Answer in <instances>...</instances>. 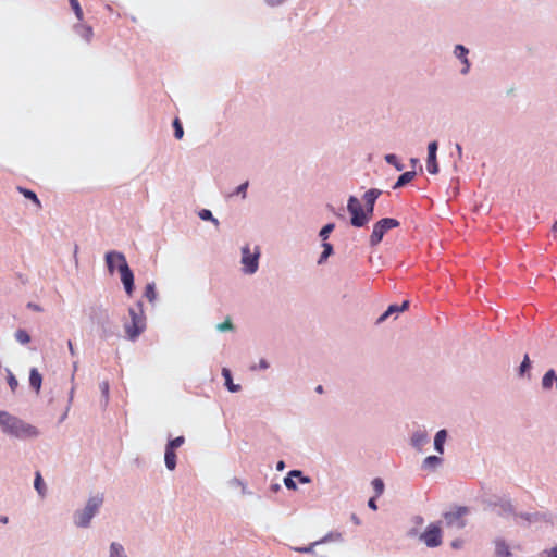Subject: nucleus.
I'll use <instances>...</instances> for the list:
<instances>
[{"instance_id":"nucleus-33","label":"nucleus","mask_w":557,"mask_h":557,"mask_svg":"<svg viewBox=\"0 0 557 557\" xmlns=\"http://www.w3.org/2000/svg\"><path fill=\"white\" fill-rule=\"evenodd\" d=\"M384 159L388 164L394 165L397 171H403L405 168V165L398 160L396 154H386Z\"/></svg>"},{"instance_id":"nucleus-49","label":"nucleus","mask_w":557,"mask_h":557,"mask_svg":"<svg viewBox=\"0 0 557 557\" xmlns=\"http://www.w3.org/2000/svg\"><path fill=\"white\" fill-rule=\"evenodd\" d=\"M26 307L36 312H42V307L36 302H28Z\"/></svg>"},{"instance_id":"nucleus-35","label":"nucleus","mask_w":557,"mask_h":557,"mask_svg":"<svg viewBox=\"0 0 557 557\" xmlns=\"http://www.w3.org/2000/svg\"><path fill=\"white\" fill-rule=\"evenodd\" d=\"M426 170L430 174L438 173V164L435 156H428L426 159Z\"/></svg>"},{"instance_id":"nucleus-9","label":"nucleus","mask_w":557,"mask_h":557,"mask_svg":"<svg viewBox=\"0 0 557 557\" xmlns=\"http://www.w3.org/2000/svg\"><path fill=\"white\" fill-rule=\"evenodd\" d=\"M419 539L430 548L438 547L443 542L442 530L437 524L431 523L420 534Z\"/></svg>"},{"instance_id":"nucleus-54","label":"nucleus","mask_w":557,"mask_h":557,"mask_svg":"<svg viewBox=\"0 0 557 557\" xmlns=\"http://www.w3.org/2000/svg\"><path fill=\"white\" fill-rule=\"evenodd\" d=\"M270 490L273 492V493H277L281 491V484L280 483H272L270 485Z\"/></svg>"},{"instance_id":"nucleus-60","label":"nucleus","mask_w":557,"mask_h":557,"mask_svg":"<svg viewBox=\"0 0 557 557\" xmlns=\"http://www.w3.org/2000/svg\"><path fill=\"white\" fill-rule=\"evenodd\" d=\"M285 469V462L283 460H280L277 463H276V470L277 471H282Z\"/></svg>"},{"instance_id":"nucleus-62","label":"nucleus","mask_w":557,"mask_h":557,"mask_svg":"<svg viewBox=\"0 0 557 557\" xmlns=\"http://www.w3.org/2000/svg\"><path fill=\"white\" fill-rule=\"evenodd\" d=\"M73 398H74V387H72L70 393H69V406L73 401Z\"/></svg>"},{"instance_id":"nucleus-23","label":"nucleus","mask_w":557,"mask_h":557,"mask_svg":"<svg viewBox=\"0 0 557 557\" xmlns=\"http://www.w3.org/2000/svg\"><path fill=\"white\" fill-rule=\"evenodd\" d=\"M496 506L498 507L499 516L507 517L515 515V508L510 500H500Z\"/></svg>"},{"instance_id":"nucleus-10","label":"nucleus","mask_w":557,"mask_h":557,"mask_svg":"<svg viewBox=\"0 0 557 557\" xmlns=\"http://www.w3.org/2000/svg\"><path fill=\"white\" fill-rule=\"evenodd\" d=\"M469 512L468 507L459 506L455 509L447 511L444 513L445 523L450 528H456L458 530L463 529L466 527L465 516Z\"/></svg>"},{"instance_id":"nucleus-36","label":"nucleus","mask_w":557,"mask_h":557,"mask_svg":"<svg viewBox=\"0 0 557 557\" xmlns=\"http://www.w3.org/2000/svg\"><path fill=\"white\" fill-rule=\"evenodd\" d=\"M248 186H249V182L248 181L244 182L243 184L237 186L236 189L228 195V197L240 196L243 199H245L247 197Z\"/></svg>"},{"instance_id":"nucleus-59","label":"nucleus","mask_w":557,"mask_h":557,"mask_svg":"<svg viewBox=\"0 0 557 557\" xmlns=\"http://www.w3.org/2000/svg\"><path fill=\"white\" fill-rule=\"evenodd\" d=\"M350 519L356 525H359L361 523L360 519L355 513L351 515Z\"/></svg>"},{"instance_id":"nucleus-6","label":"nucleus","mask_w":557,"mask_h":557,"mask_svg":"<svg viewBox=\"0 0 557 557\" xmlns=\"http://www.w3.org/2000/svg\"><path fill=\"white\" fill-rule=\"evenodd\" d=\"M89 318L100 329L103 338H109L115 334L109 311L102 305L91 306Z\"/></svg>"},{"instance_id":"nucleus-41","label":"nucleus","mask_w":557,"mask_h":557,"mask_svg":"<svg viewBox=\"0 0 557 557\" xmlns=\"http://www.w3.org/2000/svg\"><path fill=\"white\" fill-rule=\"evenodd\" d=\"M341 537L342 536L339 533L329 532L322 539L318 540L317 543H318V545H321V544H324V543H327L331 541H338V540H341Z\"/></svg>"},{"instance_id":"nucleus-20","label":"nucleus","mask_w":557,"mask_h":557,"mask_svg":"<svg viewBox=\"0 0 557 557\" xmlns=\"http://www.w3.org/2000/svg\"><path fill=\"white\" fill-rule=\"evenodd\" d=\"M222 376H223V377H224V380H225V386H226V388H227L231 393H236V392H239V391H240V385H239V384H234V383H233L232 373H231L230 369H227V368H223V369H222Z\"/></svg>"},{"instance_id":"nucleus-58","label":"nucleus","mask_w":557,"mask_h":557,"mask_svg":"<svg viewBox=\"0 0 557 557\" xmlns=\"http://www.w3.org/2000/svg\"><path fill=\"white\" fill-rule=\"evenodd\" d=\"M548 557H557V546L546 552Z\"/></svg>"},{"instance_id":"nucleus-46","label":"nucleus","mask_w":557,"mask_h":557,"mask_svg":"<svg viewBox=\"0 0 557 557\" xmlns=\"http://www.w3.org/2000/svg\"><path fill=\"white\" fill-rule=\"evenodd\" d=\"M437 148H438L437 141L434 140V141L429 143V145H428V156H435L436 157Z\"/></svg>"},{"instance_id":"nucleus-11","label":"nucleus","mask_w":557,"mask_h":557,"mask_svg":"<svg viewBox=\"0 0 557 557\" xmlns=\"http://www.w3.org/2000/svg\"><path fill=\"white\" fill-rule=\"evenodd\" d=\"M453 54L462 64V67L460 69V74L461 75H467L470 72V69H471V63H470V60L468 58L469 49L466 46H463L461 44H458V45H456L454 47Z\"/></svg>"},{"instance_id":"nucleus-7","label":"nucleus","mask_w":557,"mask_h":557,"mask_svg":"<svg viewBox=\"0 0 557 557\" xmlns=\"http://www.w3.org/2000/svg\"><path fill=\"white\" fill-rule=\"evenodd\" d=\"M261 256V249L259 246H255L253 250L247 244L242 247V272L247 275L255 274L259 269V259Z\"/></svg>"},{"instance_id":"nucleus-1","label":"nucleus","mask_w":557,"mask_h":557,"mask_svg":"<svg viewBox=\"0 0 557 557\" xmlns=\"http://www.w3.org/2000/svg\"><path fill=\"white\" fill-rule=\"evenodd\" d=\"M382 195V190L371 188L363 194L364 207L361 206L356 196H350L347 201V210L350 213V224L354 227H363L372 219L374 213V206L377 198Z\"/></svg>"},{"instance_id":"nucleus-43","label":"nucleus","mask_w":557,"mask_h":557,"mask_svg":"<svg viewBox=\"0 0 557 557\" xmlns=\"http://www.w3.org/2000/svg\"><path fill=\"white\" fill-rule=\"evenodd\" d=\"M173 127H174L175 138L182 139L183 135H184V129H183V126L177 117L173 121Z\"/></svg>"},{"instance_id":"nucleus-16","label":"nucleus","mask_w":557,"mask_h":557,"mask_svg":"<svg viewBox=\"0 0 557 557\" xmlns=\"http://www.w3.org/2000/svg\"><path fill=\"white\" fill-rule=\"evenodd\" d=\"M42 376L37 368H32L29 371V386L38 394L41 388Z\"/></svg>"},{"instance_id":"nucleus-55","label":"nucleus","mask_w":557,"mask_h":557,"mask_svg":"<svg viewBox=\"0 0 557 557\" xmlns=\"http://www.w3.org/2000/svg\"><path fill=\"white\" fill-rule=\"evenodd\" d=\"M300 483L302 484H308L311 482V479L307 475H304V473L301 474V476L298 479Z\"/></svg>"},{"instance_id":"nucleus-27","label":"nucleus","mask_w":557,"mask_h":557,"mask_svg":"<svg viewBox=\"0 0 557 557\" xmlns=\"http://www.w3.org/2000/svg\"><path fill=\"white\" fill-rule=\"evenodd\" d=\"M228 485L231 487H238V488H240V492H242L243 495H250L251 494V491L248 490V486H247L246 482H244L243 480H240L238 478H232L228 481Z\"/></svg>"},{"instance_id":"nucleus-45","label":"nucleus","mask_w":557,"mask_h":557,"mask_svg":"<svg viewBox=\"0 0 557 557\" xmlns=\"http://www.w3.org/2000/svg\"><path fill=\"white\" fill-rule=\"evenodd\" d=\"M284 485L288 490H292V491H296L297 490V484L294 481V478L289 476L288 474L284 478Z\"/></svg>"},{"instance_id":"nucleus-4","label":"nucleus","mask_w":557,"mask_h":557,"mask_svg":"<svg viewBox=\"0 0 557 557\" xmlns=\"http://www.w3.org/2000/svg\"><path fill=\"white\" fill-rule=\"evenodd\" d=\"M103 495L96 494L90 496L82 509H77L73 513V523L75 527L86 529L90 527L91 520L99 512L103 504Z\"/></svg>"},{"instance_id":"nucleus-63","label":"nucleus","mask_w":557,"mask_h":557,"mask_svg":"<svg viewBox=\"0 0 557 557\" xmlns=\"http://www.w3.org/2000/svg\"><path fill=\"white\" fill-rule=\"evenodd\" d=\"M417 534H418V531H417L416 529H411V530H409V531H408V533H407V535H408L409 537H413V536H416Z\"/></svg>"},{"instance_id":"nucleus-40","label":"nucleus","mask_w":557,"mask_h":557,"mask_svg":"<svg viewBox=\"0 0 557 557\" xmlns=\"http://www.w3.org/2000/svg\"><path fill=\"white\" fill-rule=\"evenodd\" d=\"M69 2H70L72 10L74 11V14L77 17V20L82 21L84 17V14H83V10L81 8L78 0H69Z\"/></svg>"},{"instance_id":"nucleus-64","label":"nucleus","mask_w":557,"mask_h":557,"mask_svg":"<svg viewBox=\"0 0 557 557\" xmlns=\"http://www.w3.org/2000/svg\"><path fill=\"white\" fill-rule=\"evenodd\" d=\"M9 522L8 516H0V523L7 524Z\"/></svg>"},{"instance_id":"nucleus-44","label":"nucleus","mask_w":557,"mask_h":557,"mask_svg":"<svg viewBox=\"0 0 557 557\" xmlns=\"http://www.w3.org/2000/svg\"><path fill=\"white\" fill-rule=\"evenodd\" d=\"M531 368V361L528 355H524L523 360L519 367V375L522 376Z\"/></svg>"},{"instance_id":"nucleus-2","label":"nucleus","mask_w":557,"mask_h":557,"mask_svg":"<svg viewBox=\"0 0 557 557\" xmlns=\"http://www.w3.org/2000/svg\"><path fill=\"white\" fill-rule=\"evenodd\" d=\"M0 429L7 436L20 441L37 438L40 435L35 425L5 410L0 411Z\"/></svg>"},{"instance_id":"nucleus-32","label":"nucleus","mask_w":557,"mask_h":557,"mask_svg":"<svg viewBox=\"0 0 557 557\" xmlns=\"http://www.w3.org/2000/svg\"><path fill=\"white\" fill-rule=\"evenodd\" d=\"M371 485L373 487L375 497H380L384 493L385 485L381 478L373 479Z\"/></svg>"},{"instance_id":"nucleus-42","label":"nucleus","mask_w":557,"mask_h":557,"mask_svg":"<svg viewBox=\"0 0 557 557\" xmlns=\"http://www.w3.org/2000/svg\"><path fill=\"white\" fill-rule=\"evenodd\" d=\"M5 372L8 374V384L10 386L11 391L15 392V389L18 386V382L10 369L7 368Z\"/></svg>"},{"instance_id":"nucleus-51","label":"nucleus","mask_w":557,"mask_h":557,"mask_svg":"<svg viewBox=\"0 0 557 557\" xmlns=\"http://www.w3.org/2000/svg\"><path fill=\"white\" fill-rule=\"evenodd\" d=\"M463 545V541L460 539H456L450 543L451 548L454 549H460Z\"/></svg>"},{"instance_id":"nucleus-37","label":"nucleus","mask_w":557,"mask_h":557,"mask_svg":"<svg viewBox=\"0 0 557 557\" xmlns=\"http://www.w3.org/2000/svg\"><path fill=\"white\" fill-rule=\"evenodd\" d=\"M334 228H335L334 223H327L320 230L319 236L321 237L322 243H325L327 240L330 233L333 232Z\"/></svg>"},{"instance_id":"nucleus-31","label":"nucleus","mask_w":557,"mask_h":557,"mask_svg":"<svg viewBox=\"0 0 557 557\" xmlns=\"http://www.w3.org/2000/svg\"><path fill=\"white\" fill-rule=\"evenodd\" d=\"M198 216L199 219H201L202 221H210L211 223H213L215 226H219L220 222L216 218L213 216L212 212L209 210V209H201L199 212H198Z\"/></svg>"},{"instance_id":"nucleus-25","label":"nucleus","mask_w":557,"mask_h":557,"mask_svg":"<svg viewBox=\"0 0 557 557\" xmlns=\"http://www.w3.org/2000/svg\"><path fill=\"white\" fill-rule=\"evenodd\" d=\"M144 296L148 299L150 304H154L158 298V293L156 289L154 282H150L146 285Z\"/></svg>"},{"instance_id":"nucleus-34","label":"nucleus","mask_w":557,"mask_h":557,"mask_svg":"<svg viewBox=\"0 0 557 557\" xmlns=\"http://www.w3.org/2000/svg\"><path fill=\"white\" fill-rule=\"evenodd\" d=\"M15 339L22 344V345H26L30 342V336L29 334L27 333L26 330L24 329H18L16 332H15Z\"/></svg>"},{"instance_id":"nucleus-52","label":"nucleus","mask_w":557,"mask_h":557,"mask_svg":"<svg viewBox=\"0 0 557 557\" xmlns=\"http://www.w3.org/2000/svg\"><path fill=\"white\" fill-rule=\"evenodd\" d=\"M376 498L375 496L371 497L369 500H368V507L372 510H376L377 509V505H376Z\"/></svg>"},{"instance_id":"nucleus-21","label":"nucleus","mask_w":557,"mask_h":557,"mask_svg":"<svg viewBox=\"0 0 557 557\" xmlns=\"http://www.w3.org/2000/svg\"><path fill=\"white\" fill-rule=\"evenodd\" d=\"M446 437H447V432L444 429L437 431V433L435 434V437H434V449L438 454H443L444 453V443L446 441Z\"/></svg>"},{"instance_id":"nucleus-30","label":"nucleus","mask_w":557,"mask_h":557,"mask_svg":"<svg viewBox=\"0 0 557 557\" xmlns=\"http://www.w3.org/2000/svg\"><path fill=\"white\" fill-rule=\"evenodd\" d=\"M323 251L318 259V264H323L333 253V246L329 242L322 243Z\"/></svg>"},{"instance_id":"nucleus-19","label":"nucleus","mask_w":557,"mask_h":557,"mask_svg":"<svg viewBox=\"0 0 557 557\" xmlns=\"http://www.w3.org/2000/svg\"><path fill=\"white\" fill-rule=\"evenodd\" d=\"M74 32L87 42H89L94 36V30L91 26L85 24L74 25Z\"/></svg>"},{"instance_id":"nucleus-8","label":"nucleus","mask_w":557,"mask_h":557,"mask_svg":"<svg viewBox=\"0 0 557 557\" xmlns=\"http://www.w3.org/2000/svg\"><path fill=\"white\" fill-rule=\"evenodd\" d=\"M399 224H400L399 221L394 218H383V219L379 220L373 225V230H372V233H371L370 239H369L370 246L371 247L377 246L382 242L384 235L389 230L398 227Z\"/></svg>"},{"instance_id":"nucleus-29","label":"nucleus","mask_w":557,"mask_h":557,"mask_svg":"<svg viewBox=\"0 0 557 557\" xmlns=\"http://www.w3.org/2000/svg\"><path fill=\"white\" fill-rule=\"evenodd\" d=\"M34 487L40 496H45L47 492L46 484L42 480L40 472H36L34 480Z\"/></svg>"},{"instance_id":"nucleus-13","label":"nucleus","mask_w":557,"mask_h":557,"mask_svg":"<svg viewBox=\"0 0 557 557\" xmlns=\"http://www.w3.org/2000/svg\"><path fill=\"white\" fill-rule=\"evenodd\" d=\"M409 306V301L408 300H405L403 301L401 305H391L388 306V308L386 309V311L381 314L376 321V323H383L389 315L392 314H397V313H400L403 311H405Z\"/></svg>"},{"instance_id":"nucleus-12","label":"nucleus","mask_w":557,"mask_h":557,"mask_svg":"<svg viewBox=\"0 0 557 557\" xmlns=\"http://www.w3.org/2000/svg\"><path fill=\"white\" fill-rule=\"evenodd\" d=\"M429 443V435L424 430H417L412 433L410 438L411 446L418 451H422L424 445Z\"/></svg>"},{"instance_id":"nucleus-61","label":"nucleus","mask_w":557,"mask_h":557,"mask_svg":"<svg viewBox=\"0 0 557 557\" xmlns=\"http://www.w3.org/2000/svg\"><path fill=\"white\" fill-rule=\"evenodd\" d=\"M456 150H457V153H458V158L461 159L462 157V147L460 144H456Z\"/></svg>"},{"instance_id":"nucleus-48","label":"nucleus","mask_w":557,"mask_h":557,"mask_svg":"<svg viewBox=\"0 0 557 557\" xmlns=\"http://www.w3.org/2000/svg\"><path fill=\"white\" fill-rule=\"evenodd\" d=\"M216 329H218V331H220V332H225V331H230V330H232V329H233V325H232V323L227 320V321H225V322H223V323L218 324V325H216Z\"/></svg>"},{"instance_id":"nucleus-22","label":"nucleus","mask_w":557,"mask_h":557,"mask_svg":"<svg viewBox=\"0 0 557 557\" xmlns=\"http://www.w3.org/2000/svg\"><path fill=\"white\" fill-rule=\"evenodd\" d=\"M164 463L168 470L173 471L176 468V454L175 450L165 447Z\"/></svg>"},{"instance_id":"nucleus-14","label":"nucleus","mask_w":557,"mask_h":557,"mask_svg":"<svg viewBox=\"0 0 557 557\" xmlns=\"http://www.w3.org/2000/svg\"><path fill=\"white\" fill-rule=\"evenodd\" d=\"M494 545H495V556L496 557H512L510 547L504 539H502V537L495 539Z\"/></svg>"},{"instance_id":"nucleus-5","label":"nucleus","mask_w":557,"mask_h":557,"mask_svg":"<svg viewBox=\"0 0 557 557\" xmlns=\"http://www.w3.org/2000/svg\"><path fill=\"white\" fill-rule=\"evenodd\" d=\"M128 314L131 321L125 323L124 330L126 338L131 342H135L147 327L143 302L137 301L134 307H131L128 309Z\"/></svg>"},{"instance_id":"nucleus-56","label":"nucleus","mask_w":557,"mask_h":557,"mask_svg":"<svg viewBox=\"0 0 557 557\" xmlns=\"http://www.w3.org/2000/svg\"><path fill=\"white\" fill-rule=\"evenodd\" d=\"M67 347H69V351H70L71 356H75L76 355V350L74 349V346H73L71 339L67 341Z\"/></svg>"},{"instance_id":"nucleus-53","label":"nucleus","mask_w":557,"mask_h":557,"mask_svg":"<svg viewBox=\"0 0 557 557\" xmlns=\"http://www.w3.org/2000/svg\"><path fill=\"white\" fill-rule=\"evenodd\" d=\"M287 474L289 476H292V478L299 479L301 476V474H302V471H300V470H290Z\"/></svg>"},{"instance_id":"nucleus-24","label":"nucleus","mask_w":557,"mask_h":557,"mask_svg":"<svg viewBox=\"0 0 557 557\" xmlns=\"http://www.w3.org/2000/svg\"><path fill=\"white\" fill-rule=\"evenodd\" d=\"M416 174L417 173L414 171L404 172L394 184L393 189L400 188L410 183L414 178Z\"/></svg>"},{"instance_id":"nucleus-17","label":"nucleus","mask_w":557,"mask_h":557,"mask_svg":"<svg viewBox=\"0 0 557 557\" xmlns=\"http://www.w3.org/2000/svg\"><path fill=\"white\" fill-rule=\"evenodd\" d=\"M443 463V458L438 456H428L422 461V469L426 471H435Z\"/></svg>"},{"instance_id":"nucleus-3","label":"nucleus","mask_w":557,"mask_h":557,"mask_svg":"<svg viewBox=\"0 0 557 557\" xmlns=\"http://www.w3.org/2000/svg\"><path fill=\"white\" fill-rule=\"evenodd\" d=\"M104 260L110 274H113L115 270H119L125 293L128 296H132L135 288L134 273L127 263L125 255L115 250L108 251Z\"/></svg>"},{"instance_id":"nucleus-50","label":"nucleus","mask_w":557,"mask_h":557,"mask_svg":"<svg viewBox=\"0 0 557 557\" xmlns=\"http://www.w3.org/2000/svg\"><path fill=\"white\" fill-rule=\"evenodd\" d=\"M269 368V362L265 359H260L257 367H252V370L260 369L265 370Z\"/></svg>"},{"instance_id":"nucleus-15","label":"nucleus","mask_w":557,"mask_h":557,"mask_svg":"<svg viewBox=\"0 0 557 557\" xmlns=\"http://www.w3.org/2000/svg\"><path fill=\"white\" fill-rule=\"evenodd\" d=\"M554 385L557 389V374L555 370L550 369L542 377V387L545 391H549Z\"/></svg>"},{"instance_id":"nucleus-28","label":"nucleus","mask_w":557,"mask_h":557,"mask_svg":"<svg viewBox=\"0 0 557 557\" xmlns=\"http://www.w3.org/2000/svg\"><path fill=\"white\" fill-rule=\"evenodd\" d=\"M17 190L25 198L32 200L36 205L37 208H41V202H40L39 198L37 197V195L33 190L24 188V187H17Z\"/></svg>"},{"instance_id":"nucleus-39","label":"nucleus","mask_w":557,"mask_h":557,"mask_svg":"<svg viewBox=\"0 0 557 557\" xmlns=\"http://www.w3.org/2000/svg\"><path fill=\"white\" fill-rule=\"evenodd\" d=\"M184 443H185V437L177 436L175 438L169 440L165 447H169V448L175 450L176 448L181 447Z\"/></svg>"},{"instance_id":"nucleus-57","label":"nucleus","mask_w":557,"mask_h":557,"mask_svg":"<svg viewBox=\"0 0 557 557\" xmlns=\"http://www.w3.org/2000/svg\"><path fill=\"white\" fill-rule=\"evenodd\" d=\"M413 522H414L416 524H418V525H421V524H423L424 519H423V517H421V516H414V517H413Z\"/></svg>"},{"instance_id":"nucleus-47","label":"nucleus","mask_w":557,"mask_h":557,"mask_svg":"<svg viewBox=\"0 0 557 557\" xmlns=\"http://www.w3.org/2000/svg\"><path fill=\"white\" fill-rule=\"evenodd\" d=\"M287 0H263L269 8H277L283 5Z\"/></svg>"},{"instance_id":"nucleus-18","label":"nucleus","mask_w":557,"mask_h":557,"mask_svg":"<svg viewBox=\"0 0 557 557\" xmlns=\"http://www.w3.org/2000/svg\"><path fill=\"white\" fill-rule=\"evenodd\" d=\"M108 557H128L124 545L120 542H111L109 545Z\"/></svg>"},{"instance_id":"nucleus-38","label":"nucleus","mask_w":557,"mask_h":557,"mask_svg":"<svg viewBox=\"0 0 557 557\" xmlns=\"http://www.w3.org/2000/svg\"><path fill=\"white\" fill-rule=\"evenodd\" d=\"M318 546V543L317 541L315 542H312L310 543L309 545L307 546H297V547H289L294 552H297V553H302V554H312L313 553V549L314 547Z\"/></svg>"},{"instance_id":"nucleus-26","label":"nucleus","mask_w":557,"mask_h":557,"mask_svg":"<svg viewBox=\"0 0 557 557\" xmlns=\"http://www.w3.org/2000/svg\"><path fill=\"white\" fill-rule=\"evenodd\" d=\"M99 388H100L101 396H102L101 405L103 407H107L108 404H109V398H110V384H109V382L108 381H102L99 384Z\"/></svg>"}]
</instances>
